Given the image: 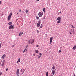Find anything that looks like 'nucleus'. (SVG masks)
<instances>
[{
  "label": "nucleus",
  "instance_id": "obj_1",
  "mask_svg": "<svg viewBox=\"0 0 76 76\" xmlns=\"http://www.w3.org/2000/svg\"><path fill=\"white\" fill-rule=\"evenodd\" d=\"M12 15V12L11 13L8 17V20L9 21H10L11 19Z\"/></svg>",
  "mask_w": 76,
  "mask_h": 76
},
{
  "label": "nucleus",
  "instance_id": "obj_2",
  "mask_svg": "<svg viewBox=\"0 0 76 76\" xmlns=\"http://www.w3.org/2000/svg\"><path fill=\"white\" fill-rule=\"evenodd\" d=\"M53 37H50V42L49 43L50 44H51V43H52V41H53Z\"/></svg>",
  "mask_w": 76,
  "mask_h": 76
},
{
  "label": "nucleus",
  "instance_id": "obj_3",
  "mask_svg": "<svg viewBox=\"0 0 76 76\" xmlns=\"http://www.w3.org/2000/svg\"><path fill=\"white\" fill-rule=\"evenodd\" d=\"M25 69H21V75H22L23 73H24V72H25Z\"/></svg>",
  "mask_w": 76,
  "mask_h": 76
},
{
  "label": "nucleus",
  "instance_id": "obj_4",
  "mask_svg": "<svg viewBox=\"0 0 76 76\" xmlns=\"http://www.w3.org/2000/svg\"><path fill=\"white\" fill-rule=\"evenodd\" d=\"M14 28V26L12 25H11L10 26V27L9 28V30L10 29H13Z\"/></svg>",
  "mask_w": 76,
  "mask_h": 76
},
{
  "label": "nucleus",
  "instance_id": "obj_5",
  "mask_svg": "<svg viewBox=\"0 0 76 76\" xmlns=\"http://www.w3.org/2000/svg\"><path fill=\"white\" fill-rule=\"evenodd\" d=\"M38 15L39 17H41V16H42V13H41V12H39V13Z\"/></svg>",
  "mask_w": 76,
  "mask_h": 76
},
{
  "label": "nucleus",
  "instance_id": "obj_6",
  "mask_svg": "<svg viewBox=\"0 0 76 76\" xmlns=\"http://www.w3.org/2000/svg\"><path fill=\"white\" fill-rule=\"evenodd\" d=\"M17 75H19V69H18L16 71Z\"/></svg>",
  "mask_w": 76,
  "mask_h": 76
},
{
  "label": "nucleus",
  "instance_id": "obj_7",
  "mask_svg": "<svg viewBox=\"0 0 76 76\" xmlns=\"http://www.w3.org/2000/svg\"><path fill=\"white\" fill-rule=\"evenodd\" d=\"M61 17H58L57 18L56 20H61Z\"/></svg>",
  "mask_w": 76,
  "mask_h": 76
},
{
  "label": "nucleus",
  "instance_id": "obj_8",
  "mask_svg": "<svg viewBox=\"0 0 76 76\" xmlns=\"http://www.w3.org/2000/svg\"><path fill=\"white\" fill-rule=\"evenodd\" d=\"M6 57V55L5 54H4L2 56L1 58H2V59H4V57Z\"/></svg>",
  "mask_w": 76,
  "mask_h": 76
},
{
  "label": "nucleus",
  "instance_id": "obj_9",
  "mask_svg": "<svg viewBox=\"0 0 76 76\" xmlns=\"http://www.w3.org/2000/svg\"><path fill=\"white\" fill-rule=\"evenodd\" d=\"M52 72L53 75H54L55 73V72H56V71H55V70H53Z\"/></svg>",
  "mask_w": 76,
  "mask_h": 76
},
{
  "label": "nucleus",
  "instance_id": "obj_10",
  "mask_svg": "<svg viewBox=\"0 0 76 76\" xmlns=\"http://www.w3.org/2000/svg\"><path fill=\"white\" fill-rule=\"evenodd\" d=\"M8 25H13V22L12 21L11 22H9L8 23Z\"/></svg>",
  "mask_w": 76,
  "mask_h": 76
},
{
  "label": "nucleus",
  "instance_id": "obj_11",
  "mask_svg": "<svg viewBox=\"0 0 76 76\" xmlns=\"http://www.w3.org/2000/svg\"><path fill=\"white\" fill-rule=\"evenodd\" d=\"M42 55V54H41V53H40L39 54V55L38 56V58H40V57H41V56Z\"/></svg>",
  "mask_w": 76,
  "mask_h": 76
},
{
  "label": "nucleus",
  "instance_id": "obj_12",
  "mask_svg": "<svg viewBox=\"0 0 76 76\" xmlns=\"http://www.w3.org/2000/svg\"><path fill=\"white\" fill-rule=\"evenodd\" d=\"M20 61V58L18 59L17 61V63H19Z\"/></svg>",
  "mask_w": 76,
  "mask_h": 76
},
{
  "label": "nucleus",
  "instance_id": "obj_13",
  "mask_svg": "<svg viewBox=\"0 0 76 76\" xmlns=\"http://www.w3.org/2000/svg\"><path fill=\"white\" fill-rule=\"evenodd\" d=\"M76 48V45H74V47L72 49L73 50H75Z\"/></svg>",
  "mask_w": 76,
  "mask_h": 76
},
{
  "label": "nucleus",
  "instance_id": "obj_14",
  "mask_svg": "<svg viewBox=\"0 0 76 76\" xmlns=\"http://www.w3.org/2000/svg\"><path fill=\"white\" fill-rule=\"evenodd\" d=\"M40 25H41V24H39L38 23H37V27H39V26H40Z\"/></svg>",
  "mask_w": 76,
  "mask_h": 76
},
{
  "label": "nucleus",
  "instance_id": "obj_15",
  "mask_svg": "<svg viewBox=\"0 0 76 76\" xmlns=\"http://www.w3.org/2000/svg\"><path fill=\"white\" fill-rule=\"evenodd\" d=\"M23 34V32H20L19 33V36H20Z\"/></svg>",
  "mask_w": 76,
  "mask_h": 76
},
{
  "label": "nucleus",
  "instance_id": "obj_16",
  "mask_svg": "<svg viewBox=\"0 0 76 76\" xmlns=\"http://www.w3.org/2000/svg\"><path fill=\"white\" fill-rule=\"evenodd\" d=\"M61 22V20H58L57 22V23H60V22Z\"/></svg>",
  "mask_w": 76,
  "mask_h": 76
},
{
  "label": "nucleus",
  "instance_id": "obj_17",
  "mask_svg": "<svg viewBox=\"0 0 76 76\" xmlns=\"http://www.w3.org/2000/svg\"><path fill=\"white\" fill-rule=\"evenodd\" d=\"M41 20H39L38 21V23H39V24H41Z\"/></svg>",
  "mask_w": 76,
  "mask_h": 76
},
{
  "label": "nucleus",
  "instance_id": "obj_18",
  "mask_svg": "<svg viewBox=\"0 0 76 76\" xmlns=\"http://www.w3.org/2000/svg\"><path fill=\"white\" fill-rule=\"evenodd\" d=\"M35 52H36V53H38V52H39V51H38V50H35Z\"/></svg>",
  "mask_w": 76,
  "mask_h": 76
},
{
  "label": "nucleus",
  "instance_id": "obj_19",
  "mask_svg": "<svg viewBox=\"0 0 76 76\" xmlns=\"http://www.w3.org/2000/svg\"><path fill=\"white\" fill-rule=\"evenodd\" d=\"M33 40V39H30L29 40L30 41V44H31V43L32 42V41Z\"/></svg>",
  "mask_w": 76,
  "mask_h": 76
},
{
  "label": "nucleus",
  "instance_id": "obj_20",
  "mask_svg": "<svg viewBox=\"0 0 76 76\" xmlns=\"http://www.w3.org/2000/svg\"><path fill=\"white\" fill-rule=\"evenodd\" d=\"M43 26V25H42V24H41L40 25V28H42Z\"/></svg>",
  "mask_w": 76,
  "mask_h": 76
},
{
  "label": "nucleus",
  "instance_id": "obj_21",
  "mask_svg": "<svg viewBox=\"0 0 76 76\" xmlns=\"http://www.w3.org/2000/svg\"><path fill=\"white\" fill-rule=\"evenodd\" d=\"M46 76H48V72H47L46 73Z\"/></svg>",
  "mask_w": 76,
  "mask_h": 76
},
{
  "label": "nucleus",
  "instance_id": "obj_22",
  "mask_svg": "<svg viewBox=\"0 0 76 76\" xmlns=\"http://www.w3.org/2000/svg\"><path fill=\"white\" fill-rule=\"evenodd\" d=\"M43 11L44 12H45V8H44L43 9Z\"/></svg>",
  "mask_w": 76,
  "mask_h": 76
},
{
  "label": "nucleus",
  "instance_id": "obj_23",
  "mask_svg": "<svg viewBox=\"0 0 76 76\" xmlns=\"http://www.w3.org/2000/svg\"><path fill=\"white\" fill-rule=\"evenodd\" d=\"M5 63V60L4 59V60L3 61L2 63H4V64Z\"/></svg>",
  "mask_w": 76,
  "mask_h": 76
},
{
  "label": "nucleus",
  "instance_id": "obj_24",
  "mask_svg": "<svg viewBox=\"0 0 76 76\" xmlns=\"http://www.w3.org/2000/svg\"><path fill=\"white\" fill-rule=\"evenodd\" d=\"M39 19V18L37 16H36V19L38 20Z\"/></svg>",
  "mask_w": 76,
  "mask_h": 76
},
{
  "label": "nucleus",
  "instance_id": "obj_25",
  "mask_svg": "<svg viewBox=\"0 0 76 76\" xmlns=\"http://www.w3.org/2000/svg\"><path fill=\"white\" fill-rule=\"evenodd\" d=\"M34 40H33L32 42H31V44H32L33 43H34Z\"/></svg>",
  "mask_w": 76,
  "mask_h": 76
},
{
  "label": "nucleus",
  "instance_id": "obj_26",
  "mask_svg": "<svg viewBox=\"0 0 76 76\" xmlns=\"http://www.w3.org/2000/svg\"><path fill=\"white\" fill-rule=\"evenodd\" d=\"M52 68L53 70H54V69H55V67H54V66H53V67H52Z\"/></svg>",
  "mask_w": 76,
  "mask_h": 76
},
{
  "label": "nucleus",
  "instance_id": "obj_27",
  "mask_svg": "<svg viewBox=\"0 0 76 76\" xmlns=\"http://www.w3.org/2000/svg\"><path fill=\"white\" fill-rule=\"evenodd\" d=\"M71 26L72 27V28H75V27L73 26V25H71Z\"/></svg>",
  "mask_w": 76,
  "mask_h": 76
},
{
  "label": "nucleus",
  "instance_id": "obj_28",
  "mask_svg": "<svg viewBox=\"0 0 76 76\" xmlns=\"http://www.w3.org/2000/svg\"><path fill=\"white\" fill-rule=\"evenodd\" d=\"M15 45H12V47H15Z\"/></svg>",
  "mask_w": 76,
  "mask_h": 76
},
{
  "label": "nucleus",
  "instance_id": "obj_29",
  "mask_svg": "<svg viewBox=\"0 0 76 76\" xmlns=\"http://www.w3.org/2000/svg\"><path fill=\"white\" fill-rule=\"evenodd\" d=\"M1 66L2 67H3V66H4V64L3 63H2Z\"/></svg>",
  "mask_w": 76,
  "mask_h": 76
},
{
  "label": "nucleus",
  "instance_id": "obj_30",
  "mask_svg": "<svg viewBox=\"0 0 76 76\" xmlns=\"http://www.w3.org/2000/svg\"><path fill=\"white\" fill-rule=\"evenodd\" d=\"M45 16H44L43 18V19H45Z\"/></svg>",
  "mask_w": 76,
  "mask_h": 76
},
{
  "label": "nucleus",
  "instance_id": "obj_31",
  "mask_svg": "<svg viewBox=\"0 0 76 76\" xmlns=\"http://www.w3.org/2000/svg\"><path fill=\"white\" fill-rule=\"evenodd\" d=\"M26 13H28V10H26Z\"/></svg>",
  "mask_w": 76,
  "mask_h": 76
},
{
  "label": "nucleus",
  "instance_id": "obj_32",
  "mask_svg": "<svg viewBox=\"0 0 76 76\" xmlns=\"http://www.w3.org/2000/svg\"><path fill=\"white\" fill-rule=\"evenodd\" d=\"M72 32L74 33V34H75V31H74V29H73V30L72 31Z\"/></svg>",
  "mask_w": 76,
  "mask_h": 76
},
{
  "label": "nucleus",
  "instance_id": "obj_33",
  "mask_svg": "<svg viewBox=\"0 0 76 76\" xmlns=\"http://www.w3.org/2000/svg\"><path fill=\"white\" fill-rule=\"evenodd\" d=\"M39 46V45H37L36 46V47H37V48H38V47Z\"/></svg>",
  "mask_w": 76,
  "mask_h": 76
},
{
  "label": "nucleus",
  "instance_id": "obj_34",
  "mask_svg": "<svg viewBox=\"0 0 76 76\" xmlns=\"http://www.w3.org/2000/svg\"><path fill=\"white\" fill-rule=\"evenodd\" d=\"M25 51H26V49H25L24 50L23 53H25Z\"/></svg>",
  "mask_w": 76,
  "mask_h": 76
},
{
  "label": "nucleus",
  "instance_id": "obj_35",
  "mask_svg": "<svg viewBox=\"0 0 76 76\" xmlns=\"http://www.w3.org/2000/svg\"><path fill=\"white\" fill-rule=\"evenodd\" d=\"M1 44L0 43V48H1Z\"/></svg>",
  "mask_w": 76,
  "mask_h": 76
},
{
  "label": "nucleus",
  "instance_id": "obj_36",
  "mask_svg": "<svg viewBox=\"0 0 76 76\" xmlns=\"http://www.w3.org/2000/svg\"><path fill=\"white\" fill-rule=\"evenodd\" d=\"M33 56H35V53H34L33 54Z\"/></svg>",
  "mask_w": 76,
  "mask_h": 76
},
{
  "label": "nucleus",
  "instance_id": "obj_37",
  "mask_svg": "<svg viewBox=\"0 0 76 76\" xmlns=\"http://www.w3.org/2000/svg\"><path fill=\"white\" fill-rule=\"evenodd\" d=\"M8 68H6V71H8Z\"/></svg>",
  "mask_w": 76,
  "mask_h": 76
},
{
  "label": "nucleus",
  "instance_id": "obj_38",
  "mask_svg": "<svg viewBox=\"0 0 76 76\" xmlns=\"http://www.w3.org/2000/svg\"><path fill=\"white\" fill-rule=\"evenodd\" d=\"M28 43H29V44H31V42H30V40H29L28 42Z\"/></svg>",
  "mask_w": 76,
  "mask_h": 76
},
{
  "label": "nucleus",
  "instance_id": "obj_39",
  "mask_svg": "<svg viewBox=\"0 0 76 76\" xmlns=\"http://www.w3.org/2000/svg\"><path fill=\"white\" fill-rule=\"evenodd\" d=\"M61 53V50H60L59 51V53Z\"/></svg>",
  "mask_w": 76,
  "mask_h": 76
},
{
  "label": "nucleus",
  "instance_id": "obj_40",
  "mask_svg": "<svg viewBox=\"0 0 76 76\" xmlns=\"http://www.w3.org/2000/svg\"><path fill=\"white\" fill-rule=\"evenodd\" d=\"M28 48V46L26 45V47L25 48L26 49V48Z\"/></svg>",
  "mask_w": 76,
  "mask_h": 76
},
{
  "label": "nucleus",
  "instance_id": "obj_41",
  "mask_svg": "<svg viewBox=\"0 0 76 76\" xmlns=\"http://www.w3.org/2000/svg\"><path fill=\"white\" fill-rule=\"evenodd\" d=\"M37 33H39V31H38V30H37Z\"/></svg>",
  "mask_w": 76,
  "mask_h": 76
},
{
  "label": "nucleus",
  "instance_id": "obj_42",
  "mask_svg": "<svg viewBox=\"0 0 76 76\" xmlns=\"http://www.w3.org/2000/svg\"><path fill=\"white\" fill-rule=\"evenodd\" d=\"M2 75V73H0V75Z\"/></svg>",
  "mask_w": 76,
  "mask_h": 76
},
{
  "label": "nucleus",
  "instance_id": "obj_43",
  "mask_svg": "<svg viewBox=\"0 0 76 76\" xmlns=\"http://www.w3.org/2000/svg\"><path fill=\"white\" fill-rule=\"evenodd\" d=\"M61 13V11H60V12H59V14L60 13Z\"/></svg>",
  "mask_w": 76,
  "mask_h": 76
},
{
  "label": "nucleus",
  "instance_id": "obj_44",
  "mask_svg": "<svg viewBox=\"0 0 76 76\" xmlns=\"http://www.w3.org/2000/svg\"><path fill=\"white\" fill-rule=\"evenodd\" d=\"M1 2H2V1H0V4H1Z\"/></svg>",
  "mask_w": 76,
  "mask_h": 76
},
{
  "label": "nucleus",
  "instance_id": "obj_45",
  "mask_svg": "<svg viewBox=\"0 0 76 76\" xmlns=\"http://www.w3.org/2000/svg\"><path fill=\"white\" fill-rule=\"evenodd\" d=\"M21 12V10H19V12Z\"/></svg>",
  "mask_w": 76,
  "mask_h": 76
},
{
  "label": "nucleus",
  "instance_id": "obj_46",
  "mask_svg": "<svg viewBox=\"0 0 76 76\" xmlns=\"http://www.w3.org/2000/svg\"><path fill=\"white\" fill-rule=\"evenodd\" d=\"M36 1H39V0H36Z\"/></svg>",
  "mask_w": 76,
  "mask_h": 76
},
{
  "label": "nucleus",
  "instance_id": "obj_47",
  "mask_svg": "<svg viewBox=\"0 0 76 76\" xmlns=\"http://www.w3.org/2000/svg\"><path fill=\"white\" fill-rule=\"evenodd\" d=\"M69 33H70V35H71L72 34V33H71V32H70Z\"/></svg>",
  "mask_w": 76,
  "mask_h": 76
},
{
  "label": "nucleus",
  "instance_id": "obj_48",
  "mask_svg": "<svg viewBox=\"0 0 76 76\" xmlns=\"http://www.w3.org/2000/svg\"><path fill=\"white\" fill-rule=\"evenodd\" d=\"M74 76H75V73H73Z\"/></svg>",
  "mask_w": 76,
  "mask_h": 76
},
{
  "label": "nucleus",
  "instance_id": "obj_49",
  "mask_svg": "<svg viewBox=\"0 0 76 76\" xmlns=\"http://www.w3.org/2000/svg\"><path fill=\"white\" fill-rule=\"evenodd\" d=\"M1 61H0V64H1Z\"/></svg>",
  "mask_w": 76,
  "mask_h": 76
},
{
  "label": "nucleus",
  "instance_id": "obj_50",
  "mask_svg": "<svg viewBox=\"0 0 76 76\" xmlns=\"http://www.w3.org/2000/svg\"><path fill=\"white\" fill-rule=\"evenodd\" d=\"M26 50L27 51H28V50H27V49H26Z\"/></svg>",
  "mask_w": 76,
  "mask_h": 76
},
{
  "label": "nucleus",
  "instance_id": "obj_51",
  "mask_svg": "<svg viewBox=\"0 0 76 76\" xmlns=\"http://www.w3.org/2000/svg\"><path fill=\"white\" fill-rule=\"evenodd\" d=\"M29 45V44H28V45H27V46Z\"/></svg>",
  "mask_w": 76,
  "mask_h": 76
},
{
  "label": "nucleus",
  "instance_id": "obj_52",
  "mask_svg": "<svg viewBox=\"0 0 76 76\" xmlns=\"http://www.w3.org/2000/svg\"><path fill=\"white\" fill-rule=\"evenodd\" d=\"M17 76H19V75H17Z\"/></svg>",
  "mask_w": 76,
  "mask_h": 76
},
{
  "label": "nucleus",
  "instance_id": "obj_53",
  "mask_svg": "<svg viewBox=\"0 0 76 76\" xmlns=\"http://www.w3.org/2000/svg\"><path fill=\"white\" fill-rule=\"evenodd\" d=\"M54 69H55V70H56L55 68Z\"/></svg>",
  "mask_w": 76,
  "mask_h": 76
},
{
  "label": "nucleus",
  "instance_id": "obj_54",
  "mask_svg": "<svg viewBox=\"0 0 76 76\" xmlns=\"http://www.w3.org/2000/svg\"><path fill=\"white\" fill-rule=\"evenodd\" d=\"M51 76H53V75H51Z\"/></svg>",
  "mask_w": 76,
  "mask_h": 76
},
{
  "label": "nucleus",
  "instance_id": "obj_55",
  "mask_svg": "<svg viewBox=\"0 0 76 76\" xmlns=\"http://www.w3.org/2000/svg\"><path fill=\"white\" fill-rule=\"evenodd\" d=\"M66 0V1H67V0Z\"/></svg>",
  "mask_w": 76,
  "mask_h": 76
},
{
  "label": "nucleus",
  "instance_id": "obj_56",
  "mask_svg": "<svg viewBox=\"0 0 76 76\" xmlns=\"http://www.w3.org/2000/svg\"><path fill=\"white\" fill-rule=\"evenodd\" d=\"M17 15H18V13H17Z\"/></svg>",
  "mask_w": 76,
  "mask_h": 76
}]
</instances>
